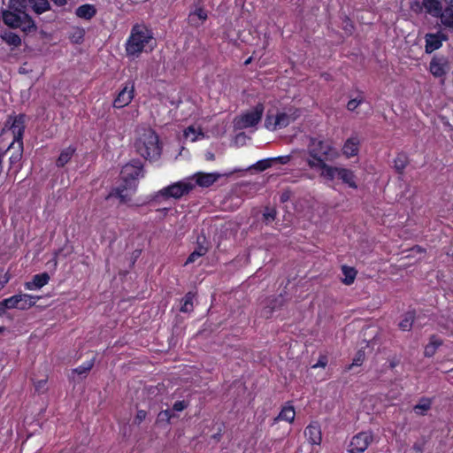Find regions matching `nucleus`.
I'll use <instances>...</instances> for the list:
<instances>
[{
	"mask_svg": "<svg viewBox=\"0 0 453 453\" xmlns=\"http://www.w3.org/2000/svg\"><path fill=\"white\" fill-rule=\"evenodd\" d=\"M55 4L58 6H63L66 4V0H52Z\"/></svg>",
	"mask_w": 453,
	"mask_h": 453,
	"instance_id": "54",
	"label": "nucleus"
},
{
	"mask_svg": "<svg viewBox=\"0 0 453 453\" xmlns=\"http://www.w3.org/2000/svg\"><path fill=\"white\" fill-rule=\"evenodd\" d=\"M32 4L33 10L37 14H42L50 10V3L48 0H29Z\"/></svg>",
	"mask_w": 453,
	"mask_h": 453,
	"instance_id": "30",
	"label": "nucleus"
},
{
	"mask_svg": "<svg viewBox=\"0 0 453 453\" xmlns=\"http://www.w3.org/2000/svg\"><path fill=\"white\" fill-rule=\"evenodd\" d=\"M429 69L434 77H442L450 70V66L446 58L434 57L430 62Z\"/></svg>",
	"mask_w": 453,
	"mask_h": 453,
	"instance_id": "13",
	"label": "nucleus"
},
{
	"mask_svg": "<svg viewBox=\"0 0 453 453\" xmlns=\"http://www.w3.org/2000/svg\"><path fill=\"white\" fill-rule=\"evenodd\" d=\"M339 170L340 167L329 165L327 163L315 169V171L319 172L321 178L330 181L334 180L336 176L338 177Z\"/></svg>",
	"mask_w": 453,
	"mask_h": 453,
	"instance_id": "21",
	"label": "nucleus"
},
{
	"mask_svg": "<svg viewBox=\"0 0 453 453\" xmlns=\"http://www.w3.org/2000/svg\"><path fill=\"white\" fill-rule=\"evenodd\" d=\"M134 96V82L127 81L113 101V107L121 109L128 105Z\"/></svg>",
	"mask_w": 453,
	"mask_h": 453,
	"instance_id": "11",
	"label": "nucleus"
},
{
	"mask_svg": "<svg viewBox=\"0 0 453 453\" xmlns=\"http://www.w3.org/2000/svg\"><path fill=\"white\" fill-rule=\"evenodd\" d=\"M173 418V414L170 410H165L159 412L157 416V421L162 422L165 421L166 423H170L171 418Z\"/></svg>",
	"mask_w": 453,
	"mask_h": 453,
	"instance_id": "43",
	"label": "nucleus"
},
{
	"mask_svg": "<svg viewBox=\"0 0 453 453\" xmlns=\"http://www.w3.org/2000/svg\"><path fill=\"white\" fill-rule=\"evenodd\" d=\"M413 449L416 450L418 453H421V451H422L421 446L418 444H414Z\"/></svg>",
	"mask_w": 453,
	"mask_h": 453,
	"instance_id": "55",
	"label": "nucleus"
},
{
	"mask_svg": "<svg viewBox=\"0 0 453 453\" xmlns=\"http://www.w3.org/2000/svg\"><path fill=\"white\" fill-rule=\"evenodd\" d=\"M364 360V354L358 353L357 356L354 358L352 364L349 366V369H351L354 365H360Z\"/></svg>",
	"mask_w": 453,
	"mask_h": 453,
	"instance_id": "50",
	"label": "nucleus"
},
{
	"mask_svg": "<svg viewBox=\"0 0 453 453\" xmlns=\"http://www.w3.org/2000/svg\"><path fill=\"white\" fill-rule=\"evenodd\" d=\"M327 365V358L325 356H321L318 362L312 365V368H325Z\"/></svg>",
	"mask_w": 453,
	"mask_h": 453,
	"instance_id": "47",
	"label": "nucleus"
},
{
	"mask_svg": "<svg viewBox=\"0 0 453 453\" xmlns=\"http://www.w3.org/2000/svg\"><path fill=\"white\" fill-rule=\"evenodd\" d=\"M73 153H74V149H73L71 147H68L65 150H64L57 160V165L64 166L67 162H69V160L73 157Z\"/></svg>",
	"mask_w": 453,
	"mask_h": 453,
	"instance_id": "32",
	"label": "nucleus"
},
{
	"mask_svg": "<svg viewBox=\"0 0 453 453\" xmlns=\"http://www.w3.org/2000/svg\"><path fill=\"white\" fill-rule=\"evenodd\" d=\"M373 440L372 433L370 431L360 432L354 435L349 442V453H363Z\"/></svg>",
	"mask_w": 453,
	"mask_h": 453,
	"instance_id": "8",
	"label": "nucleus"
},
{
	"mask_svg": "<svg viewBox=\"0 0 453 453\" xmlns=\"http://www.w3.org/2000/svg\"><path fill=\"white\" fill-rule=\"evenodd\" d=\"M194 294L191 292H188L186 294V296L182 299V304L180 307V311L182 312H189L193 310V300H194Z\"/></svg>",
	"mask_w": 453,
	"mask_h": 453,
	"instance_id": "34",
	"label": "nucleus"
},
{
	"mask_svg": "<svg viewBox=\"0 0 453 453\" xmlns=\"http://www.w3.org/2000/svg\"><path fill=\"white\" fill-rule=\"evenodd\" d=\"M441 344H442V342L441 339H439L435 335H432L430 337L429 342L425 347L424 355L427 357H433L435 354L437 349Z\"/></svg>",
	"mask_w": 453,
	"mask_h": 453,
	"instance_id": "25",
	"label": "nucleus"
},
{
	"mask_svg": "<svg viewBox=\"0 0 453 453\" xmlns=\"http://www.w3.org/2000/svg\"><path fill=\"white\" fill-rule=\"evenodd\" d=\"M146 416L147 412L145 411L139 410L134 418V423L137 425L141 424L146 418Z\"/></svg>",
	"mask_w": 453,
	"mask_h": 453,
	"instance_id": "44",
	"label": "nucleus"
},
{
	"mask_svg": "<svg viewBox=\"0 0 453 453\" xmlns=\"http://www.w3.org/2000/svg\"><path fill=\"white\" fill-rule=\"evenodd\" d=\"M153 41V34L144 25H134L130 32V35L126 42V53L128 58L133 59L138 58L142 52L146 51L150 43Z\"/></svg>",
	"mask_w": 453,
	"mask_h": 453,
	"instance_id": "2",
	"label": "nucleus"
},
{
	"mask_svg": "<svg viewBox=\"0 0 453 453\" xmlns=\"http://www.w3.org/2000/svg\"><path fill=\"white\" fill-rule=\"evenodd\" d=\"M136 188L137 184L134 181H127V183L123 181L122 184L112 189L106 198L117 197L120 203H128L135 193Z\"/></svg>",
	"mask_w": 453,
	"mask_h": 453,
	"instance_id": "9",
	"label": "nucleus"
},
{
	"mask_svg": "<svg viewBox=\"0 0 453 453\" xmlns=\"http://www.w3.org/2000/svg\"><path fill=\"white\" fill-rule=\"evenodd\" d=\"M3 20L12 28H19L24 32L35 28L34 20L26 12H3Z\"/></svg>",
	"mask_w": 453,
	"mask_h": 453,
	"instance_id": "5",
	"label": "nucleus"
},
{
	"mask_svg": "<svg viewBox=\"0 0 453 453\" xmlns=\"http://www.w3.org/2000/svg\"><path fill=\"white\" fill-rule=\"evenodd\" d=\"M264 111V105L262 104H257L255 107L243 112L234 119L236 127L240 129H246L255 127L261 121Z\"/></svg>",
	"mask_w": 453,
	"mask_h": 453,
	"instance_id": "6",
	"label": "nucleus"
},
{
	"mask_svg": "<svg viewBox=\"0 0 453 453\" xmlns=\"http://www.w3.org/2000/svg\"><path fill=\"white\" fill-rule=\"evenodd\" d=\"M252 58H249L247 60H245L244 65H247L251 62Z\"/></svg>",
	"mask_w": 453,
	"mask_h": 453,
	"instance_id": "57",
	"label": "nucleus"
},
{
	"mask_svg": "<svg viewBox=\"0 0 453 453\" xmlns=\"http://www.w3.org/2000/svg\"><path fill=\"white\" fill-rule=\"evenodd\" d=\"M447 40V36L441 32L434 34H426L425 36L426 41V52L432 53L433 51L440 49L442 45V42Z\"/></svg>",
	"mask_w": 453,
	"mask_h": 453,
	"instance_id": "15",
	"label": "nucleus"
},
{
	"mask_svg": "<svg viewBox=\"0 0 453 453\" xmlns=\"http://www.w3.org/2000/svg\"><path fill=\"white\" fill-rule=\"evenodd\" d=\"M308 441L313 445H319L321 442V430L317 423L309 425L304 431Z\"/></svg>",
	"mask_w": 453,
	"mask_h": 453,
	"instance_id": "18",
	"label": "nucleus"
},
{
	"mask_svg": "<svg viewBox=\"0 0 453 453\" xmlns=\"http://www.w3.org/2000/svg\"><path fill=\"white\" fill-rule=\"evenodd\" d=\"M142 167L140 163L135 164H127L123 166L120 176L124 182L127 183V181H134L136 183V180L142 174Z\"/></svg>",
	"mask_w": 453,
	"mask_h": 453,
	"instance_id": "14",
	"label": "nucleus"
},
{
	"mask_svg": "<svg viewBox=\"0 0 453 453\" xmlns=\"http://www.w3.org/2000/svg\"><path fill=\"white\" fill-rule=\"evenodd\" d=\"M342 272L344 276L342 282L346 285H351L356 279L357 271L353 267L343 265L342 267Z\"/></svg>",
	"mask_w": 453,
	"mask_h": 453,
	"instance_id": "29",
	"label": "nucleus"
},
{
	"mask_svg": "<svg viewBox=\"0 0 453 453\" xmlns=\"http://www.w3.org/2000/svg\"><path fill=\"white\" fill-rule=\"evenodd\" d=\"M273 158L263 159L256 163L254 167L258 171H265L273 165Z\"/></svg>",
	"mask_w": 453,
	"mask_h": 453,
	"instance_id": "40",
	"label": "nucleus"
},
{
	"mask_svg": "<svg viewBox=\"0 0 453 453\" xmlns=\"http://www.w3.org/2000/svg\"><path fill=\"white\" fill-rule=\"evenodd\" d=\"M188 406L187 403L185 401H177L173 404V410L176 411H181L184 409H186Z\"/></svg>",
	"mask_w": 453,
	"mask_h": 453,
	"instance_id": "48",
	"label": "nucleus"
},
{
	"mask_svg": "<svg viewBox=\"0 0 453 453\" xmlns=\"http://www.w3.org/2000/svg\"><path fill=\"white\" fill-rule=\"evenodd\" d=\"M4 130L11 132L13 136V141L9 146L8 149H10L14 142H18L19 148L20 150L23 149V134L25 130V116L22 114H19L18 116L14 117H9L8 120L6 121Z\"/></svg>",
	"mask_w": 453,
	"mask_h": 453,
	"instance_id": "7",
	"label": "nucleus"
},
{
	"mask_svg": "<svg viewBox=\"0 0 453 453\" xmlns=\"http://www.w3.org/2000/svg\"><path fill=\"white\" fill-rule=\"evenodd\" d=\"M96 13V10L93 4H82L79 6L76 11L75 14L84 19H92Z\"/></svg>",
	"mask_w": 453,
	"mask_h": 453,
	"instance_id": "22",
	"label": "nucleus"
},
{
	"mask_svg": "<svg viewBox=\"0 0 453 453\" xmlns=\"http://www.w3.org/2000/svg\"><path fill=\"white\" fill-rule=\"evenodd\" d=\"M407 157L404 154H399L394 160L395 168L398 173H403L407 165Z\"/></svg>",
	"mask_w": 453,
	"mask_h": 453,
	"instance_id": "35",
	"label": "nucleus"
},
{
	"mask_svg": "<svg viewBox=\"0 0 453 453\" xmlns=\"http://www.w3.org/2000/svg\"><path fill=\"white\" fill-rule=\"evenodd\" d=\"M272 158H273V162H278L281 165H286L290 161L291 156L286 155V156H280V157H272Z\"/></svg>",
	"mask_w": 453,
	"mask_h": 453,
	"instance_id": "46",
	"label": "nucleus"
},
{
	"mask_svg": "<svg viewBox=\"0 0 453 453\" xmlns=\"http://www.w3.org/2000/svg\"><path fill=\"white\" fill-rule=\"evenodd\" d=\"M134 147L139 155L150 160L157 158L161 153L158 136L151 128L142 127L137 130Z\"/></svg>",
	"mask_w": 453,
	"mask_h": 453,
	"instance_id": "3",
	"label": "nucleus"
},
{
	"mask_svg": "<svg viewBox=\"0 0 453 453\" xmlns=\"http://www.w3.org/2000/svg\"><path fill=\"white\" fill-rule=\"evenodd\" d=\"M431 399L423 397L419 400L418 403L414 405L413 411L417 415L424 416L431 409Z\"/></svg>",
	"mask_w": 453,
	"mask_h": 453,
	"instance_id": "28",
	"label": "nucleus"
},
{
	"mask_svg": "<svg viewBox=\"0 0 453 453\" xmlns=\"http://www.w3.org/2000/svg\"><path fill=\"white\" fill-rule=\"evenodd\" d=\"M360 140L357 135H352L349 139H347L342 146V154L349 158L351 157L357 156L359 151Z\"/></svg>",
	"mask_w": 453,
	"mask_h": 453,
	"instance_id": "16",
	"label": "nucleus"
},
{
	"mask_svg": "<svg viewBox=\"0 0 453 453\" xmlns=\"http://www.w3.org/2000/svg\"><path fill=\"white\" fill-rule=\"evenodd\" d=\"M38 296H33L28 294H19L5 299V306L8 309L27 310L35 304Z\"/></svg>",
	"mask_w": 453,
	"mask_h": 453,
	"instance_id": "10",
	"label": "nucleus"
},
{
	"mask_svg": "<svg viewBox=\"0 0 453 453\" xmlns=\"http://www.w3.org/2000/svg\"><path fill=\"white\" fill-rule=\"evenodd\" d=\"M263 217L265 220L268 223L273 221L276 217V211L273 208H265V212L263 213Z\"/></svg>",
	"mask_w": 453,
	"mask_h": 453,
	"instance_id": "42",
	"label": "nucleus"
},
{
	"mask_svg": "<svg viewBox=\"0 0 453 453\" xmlns=\"http://www.w3.org/2000/svg\"><path fill=\"white\" fill-rule=\"evenodd\" d=\"M46 384V380H40L37 382L35 383V388L37 391H40L43 389L44 386Z\"/></svg>",
	"mask_w": 453,
	"mask_h": 453,
	"instance_id": "51",
	"label": "nucleus"
},
{
	"mask_svg": "<svg viewBox=\"0 0 453 453\" xmlns=\"http://www.w3.org/2000/svg\"><path fill=\"white\" fill-rule=\"evenodd\" d=\"M205 159L208 161H212L215 158V156L212 152L207 151L204 155Z\"/></svg>",
	"mask_w": 453,
	"mask_h": 453,
	"instance_id": "53",
	"label": "nucleus"
},
{
	"mask_svg": "<svg viewBox=\"0 0 453 453\" xmlns=\"http://www.w3.org/2000/svg\"><path fill=\"white\" fill-rule=\"evenodd\" d=\"M94 365V359H91L89 361L85 362L81 365L78 366L77 368L73 369L72 371V374H78L81 376H86L88 372L92 369Z\"/></svg>",
	"mask_w": 453,
	"mask_h": 453,
	"instance_id": "33",
	"label": "nucleus"
},
{
	"mask_svg": "<svg viewBox=\"0 0 453 453\" xmlns=\"http://www.w3.org/2000/svg\"><path fill=\"white\" fill-rule=\"evenodd\" d=\"M185 137L187 139H190L191 142H196L199 139V137H203V134L201 131L197 132L196 129L190 126L184 132Z\"/></svg>",
	"mask_w": 453,
	"mask_h": 453,
	"instance_id": "36",
	"label": "nucleus"
},
{
	"mask_svg": "<svg viewBox=\"0 0 453 453\" xmlns=\"http://www.w3.org/2000/svg\"><path fill=\"white\" fill-rule=\"evenodd\" d=\"M6 310H8V307L5 306V299L0 302V316L3 315Z\"/></svg>",
	"mask_w": 453,
	"mask_h": 453,
	"instance_id": "52",
	"label": "nucleus"
},
{
	"mask_svg": "<svg viewBox=\"0 0 453 453\" xmlns=\"http://www.w3.org/2000/svg\"><path fill=\"white\" fill-rule=\"evenodd\" d=\"M195 188L194 180L192 178H185L182 180L174 182L162 189H160L157 197L179 199L188 194Z\"/></svg>",
	"mask_w": 453,
	"mask_h": 453,
	"instance_id": "4",
	"label": "nucleus"
},
{
	"mask_svg": "<svg viewBox=\"0 0 453 453\" xmlns=\"http://www.w3.org/2000/svg\"><path fill=\"white\" fill-rule=\"evenodd\" d=\"M437 18H440L441 23L444 27L453 29V9L451 6L441 10Z\"/></svg>",
	"mask_w": 453,
	"mask_h": 453,
	"instance_id": "26",
	"label": "nucleus"
},
{
	"mask_svg": "<svg viewBox=\"0 0 453 453\" xmlns=\"http://www.w3.org/2000/svg\"><path fill=\"white\" fill-rule=\"evenodd\" d=\"M49 280L50 275L47 273L35 274L33 276L31 281L25 283V288L27 290H37L48 284Z\"/></svg>",
	"mask_w": 453,
	"mask_h": 453,
	"instance_id": "19",
	"label": "nucleus"
},
{
	"mask_svg": "<svg viewBox=\"0 0 453 453\" xmlns=\"http://www.w3.org/2000/svg\"><path fill=\"white\" fill-rule=\"evenodd\" d=\"M2 331H3V328H2V327H0V332H2Z\"/></svg>",
	"mask_w": 453,
	"mask_h": 453,
	"instance_id": "58",
	"label": "nucleus"
},
{
	"mask_svg": "<svg viewBox=\"0 0 453 453\" xmlns=\"http://www.w3.org/2000/svg\"><path fill=\"white\" fill-rule=\"evenodd\" d=\"M413 321V315L409 313L405 315L404 318L401 320V322L399 323V327L403 331H410L412 327Z\"/></svg>",
	"mask_w": 453,
	"mask_h": 453,
	"instance_id": "38",
	"label": "nucleus"
},
{
	"mask_svg": "<svg viewBox=\"0 0 453 453\" xmlns=\"http://www.w3.org/2000/svg\"><path fill=\"white\" fill-rule=\"evenodd\" d=\"M339 157V152L326 140L311 138L307 146L306 157L304 158L306 165L315 170L328 161H334Z\"/></svg>",
	"mask_w": 453,
	"mask_h": 453,
	"instance_id": "1",
	"label": "nucleus"
},
{
	"mask_svg": "<svg viewBox=\"0 0 453 453\" xmlns=\"http://www.w3.org/2000/svg\"><path fill=\"white\" fill-rule=\"evenodd\" d=\"M207 252V250L206 248L204 247H199L197 250H196L195 251H193L188 257L187 261H186V265L188 264H191V263H194L196 262L199 257H203V255H205Z\"/></svg>",
	"mask_w": 453,
	"mask_h": 453,
	"instance_id": "37",
	"label": "nucleus"
},
{
	"mask_svg": "<svg viewBox=\"0 0 453 453\" xmlns=\"http://www.w3.org/2000/svg\"><path fill=\"white\" fill-rule=\"evenodd\" d=\"M295 417H296V411H295L294 407L291 405H288V406H284L281 409V411L279 413V415L277 416V418H275V421L283 420V421L291 423L294 421Z\"/></svg>",
	"mask_w": 453,
	"mask_h": 453,
	"instance_id": "27",
	"label": "nucleus"
},
{
	"mask_svg": "<svg viewBox=\"0 0 453 453\" xmlns=\"http://www.w3.org/2000/svg\"><path fill=\"white\" fill-rule=\"evenodd\" d=\"M4 39L10 45L19 46L21 43L20 37L18 35L14 34V33L5 34L4 36Z\"/></svg>",
	"mask_w": 453,
	"mask_h": 453,
	"instance_id": "39",
	"label": "nucleus"
},
{
	"mask_svg": "<svg viewBox=\"0 0 453 453\" xmlns=\"http://www.w3.org/2000/svg\"><path fill=\"white\" fill-rule=\"evenodd\" d=\"M10 276L7 273L0 271V290L8 283Z\"/></svg>",
	"mask_w": 453,
	"mask_h": 453,
	"instance_id": "45",
	"label": "nucleus"
},
{
	"mask_svg": "<svg viewBox=\"0 0 453 453\" xmlns=\"http://www.w3.org/2000/svg\"><path fill=\"white\" fill-rule=\"evenodd\" d=\"M208 18L207 11L203 7H196L190 12L188 17V23L194 27L201 26Z\"/></svg>",
	"mask_w": 453,
	"mask_h": 453,
	"instance_id": "17",
	"label": "nucleus"
},
{
	"mask_svg": "<svg viewBox=\"0 0 453 453\" xmlns=\"http://www.w3.org/2000/svg\"><path fill=\"white\" fill-rule=\"evenodd\" d=\"M21 150H20L19 148V151L10 157V164L11 165H14L21 159V156H22Z\"/></svg>",
	"mask_w": 453,
	"mask_h": 453,
	"instance_id": "49",
	"label": "nucleus"
},
{
	"mask_svg": "<svg viewBox=\"0 0 453 453\" xmlns=\"http://www.w3.org/2000/svg\"><path fill=\"white\" fill-rule=\"evenodd\" d=\"M423 6L434 17H438L442 10L440 0H423Z\"/></svg>",
	"mask_w": 453,
	"mask_h": 453,
	"instance_id": "24",
	"label": "nucleus"
},
{
	"mask_svg": "<svg viewBox=\"0 0 453 453\" xmlns=\"http://www.w3.org/2000/svg\"><path fill=\"white\" fill-rule=\"evenodd\" d=\"M338 177L342 180V182L346 183L349 187L352 188H357V186L355 181V174L351 170L340 167Z\"/></svg>",
	"mask_w": 453,
	"mask_h": 453,
	"instance_id": "23",
	"label": "nucleus"
},
{
	"mask_svg": "<svg viewBox=\"0 0 453 453\" xmlns=\"http://www.w3.org/2000/svg\"><path fill=\"white\" fill-rule=\"evenodd\" d=\"M291 121V117L284 112H279L276 116L267 114L265 127L268 130L275 131L288 127Z\"/></svg>",
	"mask_w": 453,
	"mask_h": 453,
	"instance_id": "12",
	"label": "nucleus"
},
{
	"mask_svg": "<svg viewBox=\"0 0 453 453\" xmlns=\"http://www.w3.org/2000/svg\"><path fill=\"white\" fill-rule=\"evenodd\" d=\"M218 177L219 175L215 173H198L191 178L194 180L195 187L198 185L203 188H207L212 185L218 180Z\"/></svg>",
	"mask_w": 453,
	"mask_h": 453,
	"instance_id": "20",
	"label": "nucleus"
},
{
	"mask_svg": "<svg viewBox=\"0 0 453 453\" xmlns=\"http://www.w3.org/2000/svg\"><path fill=\"white\" fill-rule=\"evenodd\" d=\"M26 0H9L8 8L4 12H26Z\"/></svg>",
	"mask_w": 453,
	"mask_h": 453,
	"instance_id": "31",
	"label": "nucleus"
},
{
	"mask_svg": "<svg viewBox=\"0 0 453 453\" xmlns=\"http://www.w3.org/2000/svg\"><path fill=\"white\" fill-rule=\"evenodd\" d=\"M445 2L451 7H453V0H445Z\"/></svg>",
	"mask_w": 453,
	"mask_h": 453,
	"instance_id": "56",
	"label": "nucleus"
},
{
	"mask_svg": "<svg viewBox=\"0 0 453 453\" xmlns=\"http://www.w3.org/2000/svg\"><path fill=\"white\" fill-rule=\"evenodd\" d=\"M364 102V97L362 96H358L357 97L351 99L347 104V108L349 111L356 110L358 105H360Z\"/></svg>",
	"mask_w": 453,
	"mask_h": 453,
	"instance_id": "41",
	"label": "nucleus"
}]
</instances>
